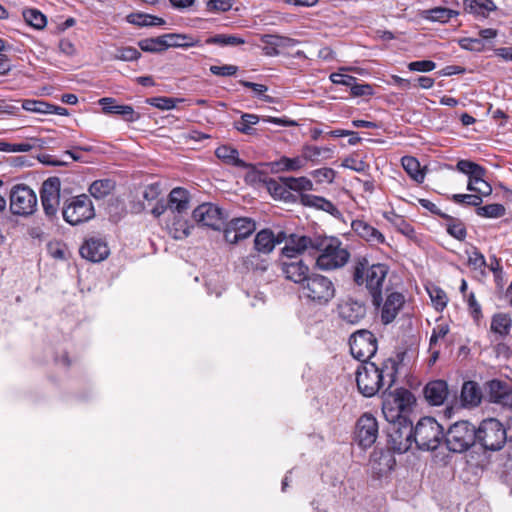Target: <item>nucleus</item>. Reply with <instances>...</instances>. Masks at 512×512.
Instances as JSON below:
<instances>
[{"label": "nucleus", "mask_w": 512, "mask_h": 512, "mask_svg": "<svg viewBox=\"0 0 512 512\" xmlns=\"http://www.w3.org/2000/svg\"><path fill=\"white\" fill-rule=\"evenodd\" d=\"M398 370L399 361L394 358H387L380 365L374 362L362 363L356 371L359 393L370 398L382 389L389 390L396 382Z\"/></svg>", "instance_id": "nucleus-1"}, {"label": "nucleus", "mask_w": 512, "mask_h": 512, "mask_svg": "<svg viewBox=\"0 0 512 512\" xmlns=\"http://www.w3.org/2000/svg\"><path fill=\"white\" fill-rule=\"evenodd\" d=\"M350 273L357 286H364L375 308L382 303V292L389 266L384 263H371L366 256L358 255L352 260Z\"/></svg>", "instance_id": "nucleus-2"}, {"label": "nucleus", "mask_w": 512, "mask_h": 512, "mask_svg": "<svg viewBox=\"0 0 512 512\" xmlns=\"http://www.w3.org/2000/svg\"><path fill=\"white\" fill-rule=\"evenodd\" d=\"M318 253L316 265L321 270H335L347 264L350 252L336 237H313L312 254Z\"/></svg>", "instance_id": "nucleus-3"}, {"label": "nucleus", "mask_w": 512, "mask_h": 512, "mask_svg": "<svg viewBox=\"0 0 512 512\" xmlns=\"http://www.w3.org/2000/svg\"><path fill=\"white\" fill-rule=\"evenodd\" d=\"M190 207V193L187 189L176 187L171 190L168 197V209L173 215L170 233L175 239H185L190 234L191 225L185 218Z\"/></svg>", "instance_id": "nucleus-4"}, {"label": "nucleus", "mask_w": 512, "mask_h": 512, "mask_svg": "<svg viewBox=\"0 0 512 512\" xmlns=\"http://www.w3.org/2000/svg\"><path fill=\"white\" fill-rule=\"evenodd\" d=\"M300 297L307 303L315 306H325L334 297L336 293L333 281L322 274L311 273L306 281L299 287Z\"/></svg>", "instance_id": "nucleus-5"}, {"label": "nucleus", "mask_w": 512, "mask_h": 512, "mask_svg": "<svg viewBox=\"0 0 512 512\" xmlns=\"http://www.w3.org/2000/svg\"><path fill=\"white\" fill-rule=\"evenodd\" d=\"M383 392L382 413L386 421L393 423L409 420L408 414L415 403V397L406 388H397L393 392Z\"/></svg>", "instance_id": "nucleus-6"}, {"label": "nucleus", "mask_w": 512, "mask_h": 512, "mask_svg": "<svg viewBox=\"0 0 512 512\" xmlns=\"http://www.w3.org/2000/svg\"><path fill=\"white\" fill-rule=\"evenodd\" d=\"M476 427L466 420L452 424L443 439L447 449L453 453H464L476 444Z\"/></svg>", "instance_id": "nucleus-7"}, {"label": "nucleus", "mask_w": 512, "mask_h": 512, "mask_svg": "<svg viewBox=\"0 0 512 512\" xmlns=\"http://www.w3.org/2000/svg\"><path fill=\"white\" fill-rule=\"evenodd\" d=\"M413 443L417 449L433 451L443 440V427L432 417L421 418L415 427L412 426Z\"/></svg>", "instance_id": "nucleus-8"}, {"label": "nucleus", "mask_w": 512, "mask_h": 512, "mask_svg": "<svg viewBox=\"0 0 512 512\" xmlns=\"http://www.w3.org/2000/svg\"><path fill=\"white\" fill-rule=\"evenodd\" d=\"M476 444L485 451H499L507 441L504 425L495 418L484 419L476 428Z\"/></svg>", "instance_id": "nucleus-9"}, {"label": "nucleus", "mask_w": 512, "mask_h": 512, "mask_svg": "<svg viewBox=\"0 0 512 512\" xmlns=\"http://www.w3.org/2000/svg\"><path fill=\"white\" fill-rule=\"evenodd\" d=\"M10 211L13 215L28 217L33 215L38 206L35 191L26 184H16L10 191Z\"/></svg>", "instance_id": "nucleus-10"}, {"label": "nucleus", "mask_w": 512, "mask_h": 512, "mask_svg": "<svg viewBox=\"0 0 512 512\" xmlns=\"http://www.w3.org/2000/svg\"><path fill=\"white\" fill-rule=\"evenodd\" d=\"M387 447L395 453H405L413 445L412 421L400 420L386 427Z\"/></svg>", "instance_id": "nucleus-11"}, {"label": "nucleus", "mask_w": 512, "mask_h": 512, "mask_svg": "<svg viewBox=\"0 0 512 512\" xmlns=\"http://www.w3.org/2000/svg\"><path fill=\"white\" fill-rule=\"evenodd\" d=\"M63 218L70 225H79L95 216V209L89 196L81 194L70 198L63 207Z\"/></svg>", "instance_id": "nucleus-12"}, {"label": "nucleus", "mask_w": 512, "mask_h": 512, "mask_svg": "<svg viewBox=\"0 0 512 512\" xmlns=\"http://www.w3.org/2000/svg\"><path fill=\"white\" fill-rule=\"evenodd\" d=\"M351 355L362 363L375 355L378 349L376 336L369 330L361 329L354 332L349 338Z\"/></svg>", "instance_id": "nucleus-13"}, {"label": "nucleus", "mask_w": 512, "mask_h": 512, "mask_svg": "<svg viewBox=\"0 0 512 512\" xmlns=\"http://www.w3.org/2000/svg\"><path fill=\"white\" fill-rule=\"evenodd\" d=\"M379 426L371 413L362 414L355 425L354 440L363 449L372 447L378 438Z\"/></svg>", "instance_id": "nucleus-14"}, {"label": "nucleus", "mask_w": 512, "mask_h": 512, "mask_svg": "<svg viewBox=\"0 0 512 512\" xmlns=\"http://www.w3.org/2000/svg\"><path fill=\"white\" fill-rule=\"evenodd\" d=\"M60 180L58 177H50L42 183L40 190L41 204L47 217H54L60 205Z\"/></svg>", "instance_id": "nucleus-15"}, {"label": "nucleus", "mask_w": 512, "mask_h": 512, "mask_svg": "<svg viewBox=\"0 0 512 512\" xmlns=\"http://www.w3.org/2000/svg\"><path fill=\"white\" fill-rule=\"evenodd\" d=\"M226 220L223 210L213 203H203L194 208V221L198 225L220 230Z\"/></svg>", "instance_id": "nucleus-16"}, {"label": "nucleus", "mask_w": 512, "mask_h": 512, "mask_svg": "<svg viewBox=\"0 0 512 512\" xmlns=\"http://www.w3.org/2000/svg\"><path fill=\"white\" fill-rule=\"evenodd\" d=\"M405 304V296L398 291L386 289V297L382 298L380 310V319L384 325L392 323Z\"/></svg>", "instance_id": "nucleus-17"}, {"label": "nucleus", "mask_w": 512, "mask_h": 512, "mask_svg": "<svg viewBox=\"0 0 512 512\" xmlns=\"http://www.w3.org/2000/svg\"><path fill=\"white\" fill-rule=\"evenodd\" d=\"M487 395L491 403L512 410V385L493 379L487 383Z\"/></svg>", "instance_id": "nucleus-18"}, {"label": "nucleus", "mask_w": 512, "mask_h": 512, "mask_svg": "<svg viewBox=\"0 0 512 512\" xmlns=\"http://www.w3.org/2000/svg\"><path fill=\"white\" fill-rule=\"evenodd\" d=\"M313 237L291 234L287 244L282 248V261L299 260L298 257L304 251L312 254Z\"/></svg>", "instance_id": "nucleus-19"}, {"label": "nucleus", "mask_w": 512, "mask_h": 512, "mask_svg": "<svg viewBox=\"0 0 512 512\" xmlns=\"http://www.w3.org/2000/svg\"><path fill=\"white\" fill-rule=\"evenodd\" d=\"M337 310L339 317L349 324H358L366 316L365 304L353 298L342 300Z\"/></svg>", "instance_id": "nucleus-20"}, {"label": "nucleus", "mask_w": 512, "mask_h": 512, "mask_svg": "<svg viewBox=\"0 0 512 512\" xmlns=\"http://www.w3.org/2000/svg\"><path fill=\"white\" fill-rule=\"evenodd\" d=\"M351 228L357 236L371 245H381L386 243L385 236L377 228L363 219L353 220Z\"/></svg>", "instance_id": "nucleus-21"}, {"label": "nucleus", "mask_w": 512, "mask_h": 512, "mask_svg": "<svg viewBox=\"0 0 512 512\" xmlns=\"http://www.w3.org/2000/svg\"><path fill=\"white\" fill-rule=\"evenodd\" d=\"M80 254L91 262H100L108 257L109 249L102 239L90 238L81 246Z\"/></svg>", "instance_id": "nucleus-22"}, {"label": "nucleus", "mask_w": 512, "mask_h": 512, "mask_svg": "<svg viewBox=\"0 0 512 512\" xmlns=\"http://www.w3.org/2000/svg\"><path fill=\"white\" fill-rule=\"evenodd\" d=\"M281 270L288 280L299 284V287L311 274L309 267L302 260L282 261Z\"/></svg>", "instance_id": "nucleus-23"}, {"label": "nucleus", "mask_w": 512, "mask_h": 512, "mask_svg": "<svg viewBox=\"0 0 512 512\" xmlns=\"http://www.w3.org/2000/svg\"><path fill=\"white\" fill-rule=\"evenodd\" d=\"M99 104L102 107L104 113L120 115L124 120L128 122H135L140 118V115L134 111L132 106L116 104V101L113 98H101L99 100Z\"/></svg>", "instance_id": "nucleus-24"}, {"label": "nucleus", "mask_w": 512, "mask_h": 512, "mask_svg": "<svg viewBox=\"0 0 512 512\" xmlns=\"http://www.w3.org/2000/svg\"><path fill=\"white\" fill-rule=\"evenodd\" d=\"M449 394L447 382L444 380H433L426 384L424 396L427 402L433 406H440L447 399Z\"/></svg>", "instance_id": "nucleus-25"}, {"label": "nucleus", "mask_w": 512, "mask_h": 512, "mask_svg": "<svg viewBox=\"0 0 512 512\" xmlns=\"http://www.w3.org/2000/svg\"><path fill=\"white\" fill-rule=\"evenodd\" d=\"M459 14L460 13L457 10L441 6H436L430 9H423L417 12V16L420 19L440 24L448 23L452 18L459 16Z\"/></svg>", "instance_id": "nucleus-26"}, {"label": "nucleus", "mask_w": 512, "mask_h": 512, "mask_svg": "<svg viewBox=\"0 0 512 512\" xmlns=\"http://www.w3.org/2000/svg\"><path fill=\"white\" fill-rule=\"evenodd\" d=\"M283 233L275 236L270 229L260 230L254 239V248L257 252L263 254H269L273 251L276 244H279L283 240Z\"/></svg>", "instance_id": "nucleus-27"}, {"label": "nucleus", "mask_w": 512, "mask_h": 512, "mask_svg": "<svg viewBox=\"0 0 512 512\" xmlns=\"http://www.w3.org/2000/svg\"><path fill=\"white\" fill-rule=\"evenodd\" d=\"M512 329V318L507 313H495L491 318L490 331L495 336V340H503Z\"/></svg>", "instance_id": "nucleus-28"}, {"label": "nucleus", "mask_w": 512, "mask_h": 512, "mask_svg": "<svg viewBox=\"0 0 512 512\" xmlns=\"http://www.w3.org/2000/svg\"><path fill=\"white\" fill-rule=\"evenodd\" d=\"M300 201L304 206L313 207L336 217L340 215L339 209L330 200L313 194H301Z\"/></svg>", "instance_id": "nucleus-29"}, {"label": "nucleus", "mask_w": 512, "mask_h": 512, "mask_svg": "<svg viewBox=\"0 0 512 512\" xmlns=\"http://www.w3.org/2000/svg\"><path fill=\"white\" fill-rule=\"evenodd\" d=\"M461 402L464 407H476L481 403L482 391L475 381L464 382L461 389Z\"/></svg>", "instance_id": "nucleus-30"}, {"label": "nucleus", "mask_w": 512, "mask_h": 512, "mask_svg": "<svg viewBox=\"0 0 512 512\" xmlns=\"http://www.w3.org/2000/svg\"><path fill=\"white\" fill-rule=\"evenodd\" d=\"M216 157L221 160L224 164L238 167V168H247L248 164L240 159L239 152L236 148L229 145L219 146L215 150Z\"/></svg>", "instance_id": "nucleus-31"}, {"label": "nucleus", "mask_w": 512, "mask_h": 512, "mask_svg": "<svg viewBox=\"0 0 512 512\" xmlns=\"http://www.w3.org/2000/svg\"><path fill=\"white\" fill-rule=\"evenodd\" d=\"M301 152L306 162L309 161L314 164L319 163L321 160L331 159L334 153L331 147H319L310 144H304Z\"/></svg>", "instance_id": "nucleus-32"}, {"label": "nucleus", "mask_w": 512, "mask_h": 512, "mask_svg": "<svg viewBox=\"0 0 512 512\" xmlns=\"http://www.w3.org/2000/svg\"><path fill=\"white\" fill-rule=\"evenodd\" d=\"M463 6L465 12L483 17L496 10L492 0H463Z\"/></svg>", "instance_id": "nucleus-33"}, {"label": "nucleus", "mask_w": 512, "mask_h": 512, "mask_svg": "<svg viewBox=\"0 0 512 512\" xmlns=\"http://www.w3.org/2000/svg\"><path fill=\"white\" fill-rule=\"evenodd\" d=\"M486 173V168H483L482 173H479V176L477 177L476 180L473 179V177H470L467 183V190L473 193H477L481 197L490 196L492 194L493 189L491 184L484 180Z\"/></svg>", "instance_id": "nucleus-34"}, {"label": "nucleus", "mask_w": 512, "mask_h": 512, "mask_svg": "<svg viewBox=\"0 0 512 512\" xmlns=\"http://www.w3.org/2000/svg\"><path fill=\"white\" fill-rule=\"evenodd\" d=\"M444 220L447 233L458 241H464L467 237V229L464 222L447 214Z\"/></svg>", "instance_id": "nucleus-35"}, {"label": "nucleus", "mask_w": 512, "mask_h": 512, "mask_svg": "<svg viewBox=\"0 0 512 512\" xmlns=\"http://www.w3.org/2000/svg\"><path fill=\"white\" fill-rule=\"evenodd\" d=\"M267 189L275 199L288 200L291 197V192L288 190L286 177L270 179L267 182Z\"/></svg>", "instance_id": "nucleus-36"}, {"label": "nucleus", "mask_w": 512, "mask_h": 512, "mask_svg": "<svg viewBox=\"0 0 512 512\" xmlns=\"http://www.w3.org/2000/svg\"><path fill=\"white\" fill-rule=\"evenodd\" d=\"M402 166L407 174L417 183H422L425 173L421 169L419 161L413 156H404L401 159Z\"/></svg>", "instance_id": "nucleus-37"}, {"label": "nucleus", "mask_w": 512, "mask_h": 512, "mask_svg": "<svg viewBox=\"0 0 512 512\" xmlns=\"http://www.w3.org/2000/svg\"><path fill=\"white\" fill-rule=\"evenodd\" d=\"M259 119L256 114L244 113L238 121L234 122V128L242 134L255 135L254 125L259 122Z\"/></svg>", "instance_id": "nucleus-38"}, {"label": "nucleus", "mask_w": 512, "mask_h": 512, "mask_svg": "<svg viewBox=\"0 0 512 512\" xmlns=\"http://www.w3.org/2000/svg\"><path fill=\"white\" fill-rule=\"evenodd\" d=\"M204 42H205V44H208V45H218V46L224 47V46L243 45L246 43V40L237 35L217 34V35L208 37Z\"/></svg>", "instance_id": "nucleus-39"}, {"label": "nucleus", "mask_w": 512, "mask_h": 512, "mask_svg": "<svg viewBox=\"0 0 512 512\" xmlns=\"http://www.w3.org/2000/svg\"><path fill=\"white\" fill-rule=\"evenodd\" d=\"M233 221L234 229L240 240L246 239L253 234L256 230V223L248 217H239L231 219Z\"/></svg>", "instance_id": "nucleus-40"}, {"label": "nucleus", "mask_w": 512, "mask_h": 512, "mask_svg": "<svg viewBox=\"0 0 512 512\" xmlns=\"http://www.w3.org/2000/svg\"><path fill=\"white\" fill-rule=\"evenodd\" d=\"M260 41L263 44H272L280 51V49H287L295 47L299 42L294 38L280 35L264 34L261 36Z\"/></svg>", "instance_id": "nucleus-41"}, {"label": "nucleus", "mask_w": 512, "mask_h": 512, "mask_svg": "<svg viewBox=\"0 0 512 512\" xmlns=\"http://www.w3.org/2000/svg\"><path fill=\"white\" fill-rule=\"evenodd\" d=\"M386 218L399 233L410 239L416 238V231L414 227L403 216L393 214L392 217Z\"/></svg>", "instance_id": "nucleus-42"}, {"label": "nucleus", "mask_w": 512, "mask_h": 512, "mask_svg": "<svg viewBox=\"0 0 512 512\" xmlns=\"http://www.w3.org/2000/svg\"><path fill=\"white\" fill-rule=\"evenodd\" d=\"M476 214L483 218H501L506 214V208L503 204L492 203L485 206L479 205Z\"/></svg>", "instance_id": "nucleus-43"}, {"label": "nucleus", "mask_w": 512, "mask_h": 512, "mask_svg": "<svg viewBox=\"0 0 512 512\" xmlns=\"http://www.w3.org/2000/svg\"><path fill=\"white\" fill-rule=\"evenodd\" d=\"M465 253L467 255V265L473 270H482L487 266L485 256L476 246H471Z\"/></svg>", "instance_id": "nucleus-44"}, {"label": "nucleus", "mask_w": 512, "mask_h": 512, "mask_svg": "<svg viewBox=\"0 0 512 512\" xmlns=\"http://www.w3.org/2000/svg\"><path fill=\"white\" fill-rule=\"evenodd\" d=\"M483 168L484 167L481 166L480 164L466 159H461L456 164V169L459 172L466 174L468 176V179H470V177H473V179L476 180L477 177L479 176V173H482Z\"/></svg>", "instance_id": "nucleus-45"}, {"label": "nucleus", "mask_w": 512, "mask_h": 512, "mask_svg": "<svg viewBox=\"0 0 512 512\" xmlns=\"http://www.w3.org/2000/svg\"><path fill=\"white\" fill-rule=\"evenodd\" d=\"M23 17L27 24L38 30L43 29L47 24L46 16L36 9L25 10Z\"/></svg>", "instance_id": "nucleus-46"}, {"label": "nucleus", "mask_w": 512, "mask_h": 512, "mask_svg": "<svg viewBox=\"0 0 512 512\" xmlns=\"http://www.w3.org/2000/svg\"><path fill=\"white\" fill-rule=\"evenodd\" d=\"M449 200L458 205L479 207L482 204V198L479 194H453L447 197Z\"/></svg>", "instance_id": "nucleus-47"}, {"label": "nucleus", "mask_w": 512, "mask_h": 512, "mask_svg": "<svg viewBox=\"0 0 512 512\" xmlns=\"http://www.w3.org/2000/svg\"><path fill=\"white\" fill-rule=\"evenodd\" d=\"M112 189V182L108 179H102L94 181L89 187V192L94 198L101 199L107 196Z\"/></svg>", "instance_id": "nucleus-48"}, {"label": "nucleus", "mask_w": 512, "mask_h": 512, "mask_svg": "<svg viewBox=\"0 0 512 512\" xmlns=\"http://www.w3.org/2000/svg\"><path fill=\"white\" fill-rule=\"evenodd\" d=\"M128 21L139 26H160L165 23L162 18L147 14H131Z\"/></svg>", "instance_id": "nucleus-49"}, {"label": "nucleus", "mask_w": 512, "mask_h": 512, "mask_svg": "<svg viewBox=\"0 0 512 512\" xmlns=\"http://www.w3.org/2000/svg\"><path fill=\"white\" fill-rule=\"evenodd\" d=\"M289 192L310 191L313 189V183L307 177H286Z\"/></svg>", "instance_id": "nucleus-50"}, {"label": "nucleus", "mask_w": 512, "mask_h": 512, "mask_svg": "<svg viewBox=\"0 0 512 512\" xmlns=\"http://www.w3.org/2000/svg\"><path fill=\"white\" fill-rule=\"evenodd\" d=\"M279 165H281L282 169L286 171H298L306 166V161L302 154L301 156L294 158L283 156L279 160Z\"/></svg>", "instance_id": "nucleus-51"}, {"label": "nucleus", "mask_w": 512, "mask_h": 512, "mask_svg": "<svg viewBox=\"0 0 512 512\" xmlns=\"http://www.w3.org/2000/svg\"><path fill=\"white\" fill-rule=\"evenodd\" d=\"M165 41L162 36L156 38H148L139 42V46L143 51L160 52L165 50Z\"/></svg>", "instance_id": "nucleus-52"}, {"label": "nucleus", "mask_w": 512, "mask_h": 512, "mask_svg": "<svg viewBox=\"0 0 512 512\" xmlns=\"http://www.w3.org/2000/svg\"><path fill=\"white\" fill-rule=\"evenodd\" d=\"M22 108L29 112L47 114L50 104L41 100L26 99L22 103Z\"/></svg>", "instance_id": "nucleus-53"}, {"label": "nucleus", "mask_w": 512, "mask_h": 512, "mask_svg": "<svg viewBox=\"0 0 512 512\" xmlns=\"http://www.w3.org/2000/svg\"><path fill=\"white\" fill-rule=\"evenodd\" d=\"M311 176L319 184L332 183L335 179L336 172L332 168L323 167L313 170Z\"/></svg>", "instance_id": "nucleus-54"}, {"label": "nucleus", "mask_w": 512, "mask_h": 512, "mask_svg": "<svg viewBox=\"0 0 512 512\" xmlns=\"http://www.w3.org/2000/svg\"><path fill=\"white\" fill-rule=\"evenodd\" d=\"M450 327L447 323L437 324L432 329V334L429 340V348L430 350L434 349V346L438 343L439 339L445 338V336L449 333Z\"/></svg>", "instance_id": "nucleus-55"}, {"label": "nucleus", "mask_w": 512, "mask_h": 512, "mask_svg": "<svg viewBox=\"0 0 512 512\" xmlns=\"http://www.w3.org/2000/svg\"><path fill=\"white\" fill-rule=\"evenodd\" d=\"M466 301L471 317L478 322L483 317V314L481 305L478 303L475 294L473 292L467 294Z\"/></svg>", "instance_id": "nucleus-56"}, {"label": "nucleus", "mask_w": 512, "mask_h": 512, "mask_svg": "<svg viewBox=\"0 0 512 512\" xmlns=\"http://www.w3.org/2000/svg\"><path fill=\"white\" fill-rule=\"evenodd\" d=\"M33 145L30 143H17L12 144L5 141H0V151L7 153H17V152H29L33 149Z\"/></svg>", "instance_id": "nucleus-57"}, {"label": "nucleus", "mask_w": 512, "mask_h": 512, "mask_svg": "<svg viewBox=\"0 0 512 512\" xmlns=\"http://www.w3.org/2000/svg\"><path fill=\"white\" fill-rule=\"evenodd\" d=\"M210 72L215 76L230 77L236 75L239 68L236 65L224 64V65H211L209 68Z\"/></svg>", "instance_id": "nucleus-58"}, {"label": "nucleus", "mask_w": 512, "mask_h": 512, "mask_svg": "<svg viewBox=\"0 0 512 512\" xmlns=\"http://www.w3.org/2000/svg\"><path fill=\"white\" fill-rule=\"evenodd\" d=\"M244 265L248 269L265 271L267 269V261L260 259L257 253H251L244 260Z\"/></svg>", "instance_id": "nucleus-59"}, {"label": "nucleus", "mask_w": 512, "mask_h": 512, "mask_svg": "<svg viewBox=\"0 0 512 512\" xmlns=\"http://www.w3.org/2000/svg\"><path fill=\"white\" fill-rule=\"evenodd\" d=\"M140 57V52L134 47H121L116 50L114 58L122 61H134Z\"/></svg>", "instance_id": "nucleus-60"}, {"label": "nucleus", "mask_w": 512, "mask_h": 512, "mask_svg": "<svg viewBox=\"0 0 512 512\" xmlns=\"http://www.w3.org/2000/svg\"><path fill=\"white\" fill-rule=\"evenodd\" d=\"M407 68L413 72H430L436 68V63L432 60H418L408 63Z\"/></svg>", "instance_id": "nucleus-61"}, {"label": "nucleus", "mask_w": 512, "mask_h": 512, "mask_svg": "<svg viewBox=\"0 0 512 512\" xmlns=\"http://www.w3.org/2000/svg\"><path fill=\"white\" fill-rule=\"evenodd\" d=\"M232 5V0H209L206 3V9L209 12H227Z\"/></svg>", "instance_id": "nucleus-62"}, {"label": "nucleus", "mask_w": 512, "mask_h": 512, "mask_svg": "<svg viewBox=\"0 0 512 512\" xmlns=\"http://www.w3.org/2000/svg\"><path fill=\"white\" fill-rule=\"evenodd\" d=\"M149 105L162 109L169 110L175 107V100L168 97H152L146 100Z\"/></svg>", "instance_id": "nucleus-63"}, {"label": "nucleus", "mask_w": 512, "mask_h": 512, "mask_svg": "<svg viewBox=\"0 0 512 512\" xmlns=\"http://www.w3.org/2000/svg\"><path fill=\"white\" fill-rule=\"evenodd\" d=\"M351 95L354 97L372 96L374 89L370 84H359L356 81L350 86Z\"/></svg>", "instance_id": "nucleus-64"}]
</instances>
